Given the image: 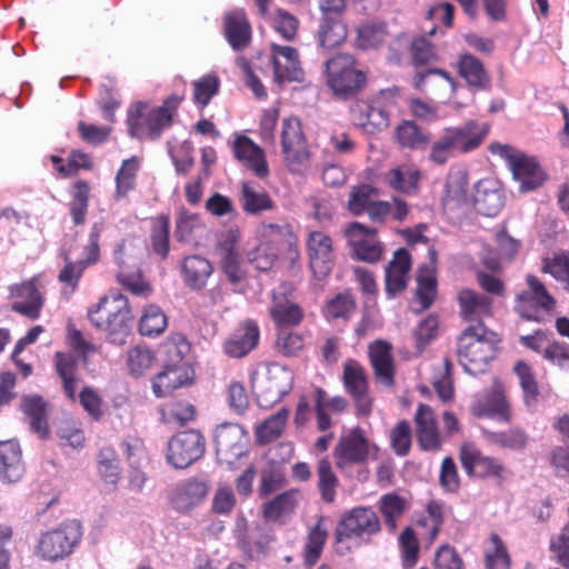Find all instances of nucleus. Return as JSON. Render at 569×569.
Here are the masks:
<instances>
[{"label":"nucleus","mask_w":569,"mask_h":569,"mask_svg":"<svg viewBox=\"0 0 569 569\" xmlns=\"http://www.w3.org/2000/svg\"><path fill=\"white\" fill-rule=\"evenodd\" d=\"M445 523V505L438 500H430L422 515L416 520L417 527L421 529V538L432 545Z\"/></svg>","instance_id":"41"},{"label":"nucleus","mask_w":569,"mask_h":569,"mask_svg":"<svg viewBox=\"0 0 569 569\" xmlns=\"http://www.w3.org/2000/svg\"><path fill=\"white\" fill-rule=\"evenodd\" d=\"M309 268L312 276L322 281L327 279L335 266L336 252L331 237L320 230H311L306 239Z\"/></svg>","instance_id":"11"},{"label":"nucleus","mask_w":569,"mask_h":569,"mask_svg":"<svg viewBox=\"0 0 569 569\" xmlns=\"http://www.w3.org/2000/svg\"><path fill=\"white\" fill-rule=\"evenodd\" d=\"M381 531L378 515L370 507H355L341 515L336 527L337 542L369 540Z\"/></svg>","instance_id":"10"},{"label":"nucleus","mask_w":569,"mask_h":569,"mask_svg":"<svg viewBox=\"0 0 569 569\" xmlns=\"http://www.w3.org/2000/svg\"><path fill=\"white\" fill-rule=\"evenodd\" d=\"M348 36L347 23L342 17L322 16L319 29L318 41L325 49H333L341 46Z\"/></svg>","instance_id":"46"},{"label":"nucleus","mask_w":569,"mask_h":569,"mask_svg":"<svg viewBox=\"0 0 569 569\" xmlns=\"http://www.w3.org/2000/svg\"><path fill=\"white\" fill-rule=\"evenodd\" d=\"M88 319L93 327L106 333L113 345H124L131 331L132 315L126 296L111 292L99 299L88 310Z\"/></svg>","instance_id":"3"},{"label":"nucleus","mask_w":569,"mask_h":569,"mask_svg":"<svg viewBox=\"0 0 569 569\" xmlns=\"http://www.w3.org/2000/svg\"><path fill=\"white\" fill-rule=\"evenodd\" d=\"M248 435L238 423L224 422L216 428L214 445L220 465L231 467L247 451Z\"/></svg>","instance_id":"14"},{"label":"nucleus","mask_w":569,"mask_h":569,"mask_svg":"<svg viewBox=\"0 0 569 569\" xmlns=\"http://www.w3.org/2000/svg\"><path fill=\"white\" fill-rule=\"evenodd\" d=\"M239 202L242 211L250 216H260L277 209V203L269 192L250 181L240 182Z\"/></svg>","instance_id":"31"},{"label":"nucleus","mask_w":569,"mask_h":569,"mask_svg":"<svg viewBox=\"0 0 569 569\" xmlns=\"http://www.w3.org/2000/svg\"><path fill=\"white\" fill-rule=\"evenodd\" d=\"M20 408L22 412L30 419L31 429L39 435L40 438L49 437V425L47 419V402L39 395H26L21 397Z\"/></svg>","instance_id":"42"},{"label":"nucleus","mask_w":569,"mask_h":569,"mask_svg":"<svg viewBox=\"0 0 569 569\" xmlns=\"http://www.w3.org/2000/svg\"><path fill=\"white\" fill-rule=\"evenodd\" d=\"M299 491L291 489L279 493L262 505V518L267 522L284 523L298 506Z\"/></svg>","instance_id":"37"},{"label":"nucleus","mask_w":569,"mask_h":569,"mask_svg":"<svg viewBox=\"0 0 569 569\" xmlns=\"http://www.w3.org/2000/svg\"><path fill=\"white\" fill-rule=\"evenodd\" d=\"M417 441L423 451H439L442 447L435 411L428 405L420 403L415 418Z\"/></svg>","instance_id":"26"},{"label":"nucleus","mask_w":569,"mask_h":569,"mask_svg":"<svg viewBox=\"0 0 569 569\" xmlns=\"http://www.w3.org/2000/svg\"><path fill=\"white\" fill-rule=\"evenodd\" d=\"M260 330L258 323L247 319L239 323L234 331L224 340L223 352L230 358H243L259 343Z\"/></svg>","instance_id":"23"},{"label":"nucleus","mask_w":569,"mask_h":569,"mask_svg":"<svg viewBox=\"0 0 569 569\" xmlns=\"http://www.w3.org/2000/svg\"><path fill=\"white\" fill-rule=\"evenodd\" d=\"M208 493V486L201 480H188L174 491L172 502L179 510H188L199 505Z\"/></svg>","instance_id":"51"},{"label":"nucleus","mask_w":569,"mask_h":569,"mask_svg":"<svg viewBox=\"0 0 569 569\" xmlns=\"http://www.w3.org/2000/svg\"><path fill=\"white\" fill-rule=\"evenodd\" d=\"M54 369L62 381V389L67 398L74 402L77 399L76 390L78 385V359L68 352L57 351L53 356Z\"/></svg>","instance_id":"43"},{"label":"nucleus","mask_w":569,"mask_h":569,"mask_svg":"<svg viewBox=\"0 0 569 569\" xmlns=\"http://www.w3.org/2000/svg\"><path fill=\"white\" fill-rule=\"evenodd\" d=\"M140 161L136 156L122 161L116 174L114 197L117 199L127 198L129 192L136 189Z\"/></svg>","instance_id":"55"},{"label":"nucleus","mask_w":569,"mask_h":569,"mask_svg":"<svg viewBox=\"0 0 569 569\" xmlns=\"http://www.w3.org/2000/svg\"><path fill=\"white\" fill-rule=\"evenodd\" d=\"M313 405L317 428L319 431L325 432L332 427L329 412H343L348 407V401L341 396H336L329 399L327 392L322 388L317 387L315 389Z\"/></svg>","instance_id":"38"},{"label":"nucleus","mask_w":569,"mask_h":569,"mask_svg":"<svg viewBox=\"0 0 569 569\" xmlns=\"http://www.w3.org/2000/svg\"><path fill=\"white\" fill-rule=\"evenodd\" d=\"M184 100L183 94H170L160 106L136 101L127 110L128 134L140 141H156L173 124V119Z\"/></svg>","instance_id":"1"},{"label":"nucleus","mask_w":569,"mask_h":569,"mask_svg":"<svg viewBox=\"0 0 569 569\" xmlns=\"http://www.w3.org/2000/svg\"><path fill=\"white\" fill-rule=\"evenodd\" d=\"M81 538V523L77 520H67L40 536L36 552L41 559L56 562L68 558L80 543Z\"/></svg>","instance_id":"5"},{"label":"nucleus","mask_w":569,"mask_h":569,"mask_svg":"<svg viewBox=\"0 0 569 569\" xmlns=\"http://www.w3.org/2000/svg\"><path fill=\"white\" fill-rule=\"evenodd\" d=\"M191 382V369L187 362H169L153 377L152 391L157 398H164Z\"/></svg>","instance_id":"22"},{"label":"nucleus","mask_w":569,"mask_h":569,"mask_svg":"<svg viewBox=\"0 0 569 569\" xmlns=\"http://www.w3.org/2000/svg\"><path fill=\"white\" fill-rule=\"evenodd\" d=\"M257 234L260 239V242L272 246L273 248L282 242H290V240H296L293 228L288 222L281 224L262 222L257 229Z\"/></svg>","instance_id":"59"},{"label":"nucleus","mask_w":569,"mask_h":569,"mask_svg":"<svg viewBox=\"0 0 569 569\" xmlns=\"http://www.w3.org/2000/svg\"><path fill=\"white\" fill-rule=\"evenodd\" d=\"M395 138L401 148L410 150L425 149L430 142L429 132L411 120H403L396 127Z\"/></svg>","instance_id":"48"},{"label":"nucleus","mask_w":569,"mask_h":569,"mask_svg":"<svg viewBox=\"0 0 569 569\" xmlns=\"http://www.w3.org/2000/svg\"><path fill=\"white\" fill-rule=\"evenodd\" d=\"M60 257L63 260V267L58 273V280L71 291H76L87 266L81 260L73 261L66 250L61 251Z\"/></svg>","instance_id":"63"},{"label":"nucleus","mask_w":569,"mask_h":569,"mask_svg":"<svg viewBox=\"0 0 569 569\" xmlns=\"http://www.w3.org/2000/svg\"><path fill=\"white\" fill-rule=\"evenodd\" d=\"M409 51L415 68L435 63L439 59L436 46L425 36L413 38Z\"/></svg>","instance_id":"62"},{"label":"nucleus","mask_w":569,"mask_h":569,"mask_svg":"<svg viewBox=\"0 0 569 569\" xmlns=\"http://www.w3.org/2000/svg\"><path fill=\"white\" fill-rule=\"evenodd\" d=\"M281 149L284 162L292 171L309 158L308 142L297 117H288L282 121Z\"/></svg>","instance_id":"17"},{"label":"nucleus","mask_w":569,"mask_h":569,"mask_svg":"<svg viewBox=\"0 0 569 569\" xmlns=\"http://www.w3.org/2000/svg\"><path fill=\"white\" fill-rule=\"evenodd\" d=\"M342 382L353 400L357 416L367 417L372 411L373 399L369 395V380L363 366L355 359L343 363Z\"/></svg>","instance_id":"12"},{"label":"nucleus","mask_w":569,"mask_h":569,"mask_svg":"<svg viewBox=\"0 0 569 569\" xmlns=\"http://www.w3.org/2000/svg\"><path fill=\"white\" fill-rule=\"evenodd\" d=\"M458 153H468L479 148L489 133L488 123L468 120L461 126L446 128Z\"/></svg>","instance_id":"29"},{"label":"nucleus","mask_w":569,"mask_h":569,"mask_svg":"<svg viewBox=\"0 0 569 569\" xmlns=\"http://www.w3.org/2000/svg\"><path fill=\"white\" fill-rule=\"evenodd\" d=\"M500 341L482 322L470 325L457 338L458 362L472 376L482 373L496 358Z\"/></svg>","instance_id":"2"},{"label":"nucleus","mask_w":569,"mask_h":569,"mask_svg":"<svg viewBox=\"0 0 569 569\" xmlns=\"http://www.w3.org/2000/svg\"><path fill=\"white\" fill-rule=\"evenodd\" d=\"M489 150L508 161L515 179L519 182L520 191H532L543 184L545 173L533 158L527 157L509 144L499 142L491 143Z\"/></svg>","instance_id":"9"},{"label":"nucleus","mask_w":569,"mask_h":569,"mask_svg":"<svg viewBox=\"0 0 569 569\" xmlns=\"http://www.w3.org/2000/svg\"><path fill=\"white\" fill-rule=\"evenodd\" d=\"M371 445L363 429L352 428L342 435L332 451L339 469L365 463L370 456Z\"/></svg>","instance_id":"16"},{"label":"nucleus","mask_w":569,"mask_h":569,"mask_svg":"<svg viewBox=\"0 0 569 569\" xmlns=\"http://www.w3.org/2000/svg\"><path fill=\"white\" fill-rule=\"evenodd\" d=\"M98 472L102 480L116 487L121 477L120 460L112 446H103L97 453Z\"/></svg>","instance_id":"53"},{"label":"nucleus","mask_w":569,"mask_h":569,"mask_svg":"<svg viewBox=\"0 0 569 569\" xmlns=\"http://www.w3.org/2000/svg\"><path fill=\"white\" fill-rule=\"evenodd\" d=\"M343 234L355 257L368 263L381 260L383 244L377 239V230L353 221L346 226Z\"/></svg>","instance_id":"15"},{"label":"nucleus","mask_w":569,"mask_h":569,"mask_svg":"<svg viewBox=\"0 0 569 569\" xmlns=\"http://www.w3.org/2000/svg\"><path fill=\"white\" fill-rule=\"evenodd\" d=\"M355 112H358L359 126L368 133L381 132L390 124L389 110L381 109L371 100L358 102Z\"/></svg>","instance_id":"40"},{"label":"nucleus","mask_w":569,"mask_h":569,"mask_svg":"<svg viewBox=\"0 0 569 569\" xmlns=\"http://www.w3.org/2000/svg\"><path fill=\"white\" fill-rule=\"evenodd\" d=\"M471 412L477 418L486 417L503 423L511 422V407L506 396L505 386L499 379H495L490 390L472 403Z\"/></svg>","instance_id":"18"},{"label":"nucleus","mask_w":569,"mask_h":569,"mask_svg":"<svg viewBox=\"0 0 569 569\" xmlns=\"http://www.w3.org/2000/svg\"><path fill=\"white\" fill-rule=\"evenodd\" d=\"M473 203L480 214L493 217L503 208V193L495 180L481 179L475 186Z\"/></svg>","instance_id":"32"},{"label":"nucleus","mask_w":569,"mask_h":569,"mask_svg":"<svg viewBox=\"0 0 569 569\" xmlns=\"http://www.w3.org/2000/svg\"><path fill=\"white\" fill-rule=\"evenodd\" d=\"M483 435L490 445L511 451H523L530 440L528 432L521 427H512L500 431L486 430Z\"/></svg>","instance_id":"47"},{"label":"nucleus","mask_w":569,"mask_h":569,"mask_svg":"<svg viewBox=\"0 0 569 569\" xmlns=\"http://www.w3.org/2000/svg\"><path fill=\"white\" fill-rule=\"evenodd\" d=\"M377 506L386 528L390 533H395L399 519L410 508V501L397 492H389L380 497Z\"/></svg>","instance_id":"44"},{"label":"nucleus","mask_w":569,"mask_h":569,"mask_svg":"<svg viewBox=\"0 0 569 569\" xmlns=\"http://www.w3.org/2000/svg\"><path fill=\"white\" fill-rule=\"evenodd\" d=\"M411 269V258L405 248L395 251L392 260L386 267V293L395 298L406 290Z\"/></svg>","instance_id":"30"},{"label":"nucleus","mask_w":569,"mask_h":569,"mask_svg":"<svg viewBox=\"0 0 569 569\" xmlns=\"http://www.w3.org/2000/svg\"><path fill=\"white\" fill-rule=\"evenodd\" d=\"M459 459L466 473L470 477L480 479L493 478L503 479L505 466L500 459L486 456L480 450L471 446H462L459 452Z\"/></svg>","instance_id":"19"},{"label":"nucleus","mask_w":569,"mask_h":569,"mask_svg":"<svg viewBox=\"0 0 569 569\" xmlns=\"http://www.w3.org/2000/svg\"><path fill=\"white\" fill-rule=\"evenodd\" d=\"M527 289L516 296L515 311L527 321L542 322V312L551 315L557 300L549 293L545 283L533 274L526 277Z\"/></svg>","instance_id":"7"},{"label":"nucleus","mask_w":569,"mask_h":569,"mask_svg":"<svg viewBox=\"0 0 569 569\" xmlns=\"http://www.w3.org/2000/svg\"><path fill=\"white\" fill-rule=\"evenodd\" d=\"M251 383L259 405L266 407L281 401L291 391L293 375L279 363H270L262 375L252 376Z\"/></svg>","instance_id":"8"},{"label":"nucleus","mask_w":569,"mask_h":569,"mask_svg":"<svg viewBox=\"0 0 569 569\" xmlns=\"http://www.w3.org/2000/svg\"><path fill=\"white\" fill-rule=\"evenodd\" d=\"M357 310V300L350 290L337 293L326 301L322 315L327 320L348 321Z\"/></svg>","instance_id":"50"},{"label":"nucleus","mask_w":569,"mask_h":569,"mask_svg":"<svg viewBox=\"0 0 569 569\" xmlns=\"http://www.w3.org/2000/svg\"><path fill=\"white\" fill-rule=\"evenodd\" d=\"M150 248L161 261L169 257L170 252V217L161 213L150 219Z\"/></svg>","instance_id":"45"},{"label":"nucleus","mask_w":569,"mask_h":569,"mask_svg":"<svg viewBox=\"0 0 569 569\" xmlns=\"http://www.w3.org/2000/svg\"><path fill=\"white\" fill-rule=\"evenodd\" d=\"M421 172L415 164L402 163L383 174L385 183L395 191L413 194L419 189Z\"/></svg>","instance_id":"36"},{"label":"nucleus","mask_w":569,"mask_h":569,"mask_svg":"<svg viewBox=\"0 0 569 569\" xmlns=\"http://www.w3.org/2000/svg\"><path fill=\"white\" fill-rule=\"evenodd\" d=\"M460 316L465 321L482 322V317L492 313V299L471 289H462L458 293Z\"/></svg>","instance_id":"35"},{"label":"nucleus","mask_w":569,"mask_h":569,"mask_svg":"<svg viewBox=\"0 0 569 569\" xmlns=\"http://www.w3.org/2000/svg\"><path fill=\"white\" fill-rule=\"evenodd\" d=\"M222 33L234 51H242L250 46L252 28L243 9H232L224 12Z\"/></svg>","instance_id":"21"},{"label":"nucleus","mask_w":569,"mask_h":569,"mask_svg":"<svg viewBox=\"0 0 569 569\" xmlns=\"http://www.w3.org/2000/svg\"><path fill=\"white\" fill-rule=\"evenodd\" d=\"M168 326L167 316L154 305L147 306L139 322V332L146 337H156L162 333Z\"/></svg>","instance_id":"61"},{"label":"nucleus","mask_w":569,"mask_h":569,"mask_svg":"<svg viewBox=\"0 0 569 569\" xmlns=\"http://www.w3.org/2000/svg\"><path fill=\"white\" fill-rule=\"evenodd\" d=\"M387 37L388 27L386 22H367L357 29L356 46L362 50L377 49L386 42Z\"/></svg>","instance_id":"54"},{"label":"nucleus","mask_w":569,"mask_h":569,"mask_svg":"<svg viewBox=\"0 0 569 569\" xmlns=\"http://www.w3.org/2000/svg\"><path fill=\"white\" fill-rule=\"evenodd\" d=\"M206 450V439L198 430H184L171 438L168 445V461L183 469L199 460Z\"/></svg>","instance_id":"13"},{"label":"nucleus","mask_w":569,"mask_h":569,"mask_svg":"<svg viewBox=\"0 0 569 569\" xmlns=\"http://www.w3.org/2000/svg\"><path fill=\"white\" fill-rule=\"evenodd\" d=\"M24 473L21 449L17 441H0V476L8 482L19 481Z\"/></svg>","instance_id":"39"},{"label":"nucleus","mask_w":569,"mask_h":569,"mask_svg":"<svg viewBox=\"0 0 569 569\" xmlns=\"http://www.w3.org/2000/svg\"><path fill=\"white\" fill-rule=\"evenodd\" d=\"M328 538L326 518L319 516L316 525L309 530L303 548V562L311 567L319 560Z\"/></svg>","instance_id":"49"},{"label":"nucleus","mask_w":569,"mask_h":569,"mask_svg":"<svg viewBox=\"0 0 569 569\" xmlns=\"http://www.w3.org/2000/svg\"><path fill=\"white\" fill-rule=\"evenodd\" d=\"M213 273L211 262L199 254H190L181 261V278L187 288L192 291L202 290Z\"/></svg>","instance_id":"34"},{"label":"nucleus","mask_w":569,"mask_h":569,"mask_svg":"<svg viewBox=\"0 0 569 569\" xmlns=\"http://www.w3.org/2000/svg\"><path fill=\"white\" fill-rule=\"evenodd\" d=\"M90 198V186L84 180L76 181L70 189L69 212L74 226L86 222Z\"/></svg>","instance_id":"52"},{"label":"nucleus","mask_w":569,"mask_h":569,"mask_svg":"<svg viewBox=\"0 0 569 569\" xmlns=\"http://www.w3.org/2000/svg\"><path fill=\"white\" fill-rule=\"evenodd\" d=\"M272 64L274 79L279 83L284 81H301L303 71L300 66L298 50L290 46L272 43Z\"/></svg>","instance_id":"28"},{"label":"nucleus","mask_w":569,"mask_h":569,"mask_svg":"<svg viewBox=\"0 0 569 569\" xmlns=\"http://www.w3.org/2000/svg\"><path fill=\"white\" fill-rule=\"evenodd\" d=\"M458 76L472 91H490L492 80L483 62L471 53H460L456 63Z\"/></svg>","instance_id":"25"},{"label":"nucleus","mask_w":569,"mask_h":569,"mask_svg":"<svg viewBox=\"0 0 569 569\" xmlns=\"http://www.w3.org/2000/svg\"><path fill=\"white\" fill-rule=\"evenodd\" d=\"M269 315L278 329L299 326L305 318L303 309L298 303L289 300L283 286L272 291Z\"/></svg>","instance_id":"27"},{"label":"nucleus","mask_w":569,"mask_h":569,"mask_svg":"<svg viewBox=\"0 0 569 569\" xmlns=\"http://www.w3.org/2000/svg\"><path fill=\"white\" fill-rule=\"evenodd\" d=\"M113 258L119 268L116 274L118 283L133 296L148 297L152 288L143 278L136 246L122 240L117 244Z\"/></svg>","instance_id":"6"},{"label":"nucleus","mask_w":569,"mask_h":569,"mask_svg":"<svg viewBox=\"0 0 569 569\" xmlns=\"http://www.w3.org/2000/svg\"><path fill=\"white\" fill-rule=\"evenodd\" d=\"M541 271L549 273L569 293V251L556 252L542 260Z\"/></svg>","instance_id":"60"},{"label":"nucleus","mask_w":569,"mask_h":569,"mask_svg":"<svg viewBox=\"0 0 569 569\" xmlns=\"http://www.w3.org/2000/svg\"><path fill=\"white\" fill-rule=\"evenodd\" d=\"M234 158L259 179L268 178L270 171L264 151L249 137L242 134L232 144Z\"/></svg>","instance_id":"24"},{"label":"nucleus","mask_w":569,"mask_h":569,"mask_svg":"<svg viewBox=\"0 0 569 569\" xmlns=\"http://www.w3.org/2000/svg\"><path fill=\"white\" fill-rule=\"evenodd\" d=\"M317 487L321 499L326 503H333L336 501L337 489L339 487V479L332 470L331 463L327 458L319 460L317 466Z\"/></svg>","instance_id":"56"},{"label":"nucleus","mask_w":569,"mask_h":569,"mask_svg":"<svg viewBox=\"0 0 569 569\" xmlns=\"http://www.w3.org/2000/svg\"><path fill=\"white\" fill-rule=\"evenodd\" d=\"M326 84L337 100L356 98L367 83V74L357 59L346 52L337 53L325 62Z\"/></svg>","instance_id":"4"},{"label":"nucleus","mask_w":569,"mask_h":569,"mask_svg":"<svg viewBox=\"0 0 569 569\" xmlns=\"http://www.w3.org/2000/svg\"><path fill=\"white\" fill-rule=\"evenodd\" d=\"M289 417L287 408L280 409L277 413L270 416L256 428V439L260 445H267L277 439L283 431Z\"/></svg>","instance_id":"58"},{"label":"nucleus","mask_w":569,"mask_h":569,"mask_svg":"<svg viewBox=\"0 0 569 569\" xmlns=\"http://www.w3.org/2000/svg\"><path fill=\"white\" fill-rule=\"evenodd\" d=\"M513 372L519 379L525 403L527 406L537 403L540 390L532 368L526 361L519 360L515 363Z\"/></svg>","instance_id":"57"},{"label":"nucleus","mask_w":569,"mask_h":569,"mask_svg":"<svg viewBox=\"0 0 569 569\" xmlns=\"http://www.w3.org/2000/svg\"><path fill=\"white\" fill-rule=\"evenodd\" d=\"M11 295L22 299L11 305V310L31 320L40 317L43 297L34 281H26L11 289Z\"/></svg>","instance_id":"33"},{"label":"nucleus","mask_w":569,"mask_h":569,"mask_svg":"<svg viewBox=\"0 0 569 569\" xmlns=\"http://www.w3.org/2000/svg\"><path fill=\"white\" fill-rule=\"evenodd\" d=\"M193 102L201 109L207 107L211 99L219 92L220 81L216 74H206L192 81Z\"/></svg>","instance_id":"64"},{"label":"nucleus","mask_w":569,"mask_h":569,"mask_svg":"<svg viewBox=\"0 0 569 569\" xmlns=\"http://www.w3.org/2000/svg\"><path fill=\"white\" fill-rule=\"evenodd\" d=\"M368 358L376 381L387 388H392L396 385L392 345L386 340H375L368 346Z\"/></svg>","instance_id":"20"}]
</instances>
